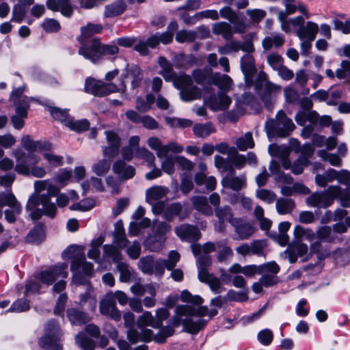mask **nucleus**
I'll list each match as a JSON object with an SVG mask.
<instances>
[{
    "instance_id": "f257e3e1",
    "label": "nucleus",
    "mask_w": 350,
    "mask_h": 350,
    "mask_svg": "<svg viewBox=\"0 0 350 350\" xmlns=\"http://www.w3.org/2000/svg\"><path fill=\"white\" fill-rule=\"evenodd\" d=\"M34 191L29 197L26 209L33 220H37L44 214L54 217L57 207L51 201V197L57 196L59 188L49 180H37L33 183Z\"/></svg>"
},
{
    "instance_id": "f03ea898",
    "label": "nucleus",
    "mask_w": 350,
    "mask_h": 350,
    "mask_svg": "<svg viewBox=\"0 0 350 350\" xmlns=\"http://www.w3.org/2000/svg\"><path fill=\"white\" fill-rule=\"evenodd\" d=\"M16 164L15 171L23 176H31L35 178H44L47 172L46 167L38 165L40 157L36 154H30L25 157V153L21 149H15L12 152Z\"/></svg>"
},
{
    "instance_id": "7ed1b4c3",
    "label": "nucleus",
    "mask_w": 350,
    "mask_h": 350,
    "mask_svg": "<svg viewBox=\"0 0 350 350\" xmlns=\"http://www.w3.org/2000/svg\"><path fill=\"white\" fill-rule=\"evenodd\" d=\"M195 315V309L190 306L179 305L175 309V314L172 318V325L179 326L182 325L183 329L191 334H196L202 329L205 325L204 320L193 321L190 317Z\"/></svg>"
},
{
    "instance_id": "20e7f679",
    "label": "nucleus",
    "mask_w": 350,
    "mask_h": 350,
    "mask_svg": "<svg viewBox=\"0 0 350 350\" xmlns=\"http://www.w3.org/2000/svg\"><path fill=\"white\" fill-rule=\"evenodd\" d=\"M215 214L219 219L218 224L215 225V230L218 232L224 231V223L226 221H230L236 228L237 232L241 239L249 237L255 231V228L252 224L238 219H232L228 208H217L215 210Z\"/></svg>"
},
{
    "instance_id": "39448f33",
    "label": "nucleus",
    "mask_w": 350,
    "mask_h": 350,
    "mask_svg": "<svg viewBox=\"0 0 350 350\" xmlns=\"http://www.w3.org/2000/svg\"><path fill=\"white\" fill-rule=\"evenodd\" d=\"M341 189L338 186H330L326 190L314 192L306 199V204L312 207L326 208L331 206L335 198L340 196Z\"/></svg>"
},
{
    "instance_id": "423d86ee",
    "label": "nucleus",
    "mask_w": 350,
    "mask_h": 350,
    "mask_svg": "<svg viewBox=\"0 0 350 350\" xmlns=\"http://www.w3.org/2000/svg\"><path fill=\"white\" fill-rule=\"evenodd\" d=\"M295 129V124L292 120L288 118L285 113L280 111L277 115V122L269 120L266 124V129L268 137L278 135L280 137H286Z\"/></svg>"
},
{
    "instance_id": "0eeeda50",
    "label": "nucleus",
    "mask_w": 350,
    "mask_h": 350,
    "mask_svg": "<svg viewBox=\"0 0 350 350\" xmlns=\"http://www.w3.org/2000/svg\"><path fill=\"white\" fill-rule=\"evenodd\" d=\"M85 89L87 92L102 96L116 92H124L125 85L122 83V87L119 88L113 83H105L102 81L89 78L86 79Z\"/></svg>"
},
{
    "instance_id": "6e6552de",
    "label": "nucleus",
    "mask_w": 350,
    "mask_h": 350,
    "mask_svg": "<svg viewBox=\"0 0 350 350\" xmlns=\"http://www.w3.org/2000/svg\"><path fill=\"white\" fill-rule=\"evenodd\" d=\"M58 331L55 322L49 323L46 327V334L41 338L40 345L49 350H62V345L58 339Z\"/></svg>"
},
{
    "instance_id": "1a4fd4ad",
    "label": "nucleus",
    "mask_w": 350,
    "mask_h": 350,
    "mask_svg": "<svg viewBox=\"0 0 350 350\" xmlns=\"http://www.w3.org/2000/svg\"><path fill=\"white\" fill-rule=\"evenodd\" d=\"M80 55L92 63H96L101 58L100 42L93 39L88 42H82L78 51Z\"/></svg>"
},
{
    "instance_id": "9d476101",
    "label": "nucleus",
    "mask_w": 350,
    "mask_h": 350,
    "mask_svg": "<svg viewBox=\"0 0 350 350\" xmlns=\"http://www.w3.org/2000/svg\"><path fill=\"white\" fill-rule=\"evenodd\" d=\"M68 265L65 263L54 268L42 271L40 273V280L47 285L51 284L57 279H63L67 277L68 273L65 271Z\"/></svg>"
},
{
    "instance_id": "9b49d317",
    "label": "nucleus",
    "mask_w": 350,
    "mask_h": 350,
    "mask_svg": "<svg viewBox=\"0 0 350 350\" xmlns=\"http://www.w3.org/2000/svg\"><path fill=\"white\" fill-rule=\"evenodd\" d=\"M107 145L103 148L104 156L109 158L116 157L119 153L120 139L117 133L111 131H105Z\"/></svg>"
},
{
    "instance_id": "f8f14e48",
    "label": "nucleus",
    "mask_w": 350,
    "mask_h": 350,
    "mask_svg": "<svg viewBox=\"0 0 350 350\" xmlns=\"http://www.w3.org/2000/svg\"><path fill=\"white\" fill-rule=\"evenodd\" d=\"M74 273L73 281L76 284H81L83 282L80 279L79 273L81 270L84 274L90 275L92 271V265L85 260L84 255L75 258L71 265Z\"/></svg>"
},
{
    "instance_id": "ddd939ff",
    "label": "nucleus",
    "mask_w": 350,
    "mask_h": 350,
    "mask_svg": "<svg viewBox=\"0 0 350 350\" xmlns=\"http://www.w3.org/2000/svg\"><path fill=\"white\" fill-rule=\"evenodd\" d=\"M100 312L101 314L108 316L115 321L121 319V313L116 307V303L113 299V294L110 293L100 301Z\"/></svg>"
},
{
    "instance_id": "4468645a",
    "label": "nucleus",
    "mask_w": 350,
    "mask_h": 350,
    "mask_svg": "<svg viewBox=\"0 0 350 350\" xmlns=\"http://www.w3.org/2000/svg\"><path fill=\"white\" fill-rule=\"evenodd\" d=\"M284 254L288 256V260L291 263L295 262L297 257L304 258L303 260L305 261L307 260L310 256L307 245L302 243L289 245L284 251Z\"/></svg>"
},
{
    "instance_id": "2eb2a0df",
    "label": "nucleus",
    "mask_w": 350,
    "mask_h": 350,
    "mask_svg": "<svg viewBox=\"0 0 350 350\" xmlns=\"http://www.w3.org/2000/svg\"><path fill=\"white\" fill-rule=\"evenodd\" d=\"M278 18L281 24L282 30L286 33L292 31L293 28H300L304 24V18L302 16L288 18L286 14L283 11L278 12Z\"/></svg>"
},
{
    "instance_id": "dca6fc26",
    "label": "nucleus",
    "mask_w": 350,
    "mask_h": 350,
    "mask_svg": "<svg viewBox=\"0 0 350 350\" xmlns=\"http://www.w3.org/2000/svg\"><path fill=\"white\" fill-rule=\"evenodd\" d=\"M46 6L53 12H59L66 17H70L73 13L70 0H47Z\"/></svg>"
},
{
    "instance_id": "f3484780",
    "label": "nucleus",
    "mask_w": 350,
    "mask_h": 350,
    "mask_svg": "<svg viewBox=\"0 0 350 350\" xmlns=\"http://www.w3.org/2000/svg\"><path fill=\"white\" fill-rule=\"evenodd\" d=\"M112 170L120 180L130 179L135 174V169L132 165H127L121 160H118L113 163Z\"/></svg>"
},
{
    "instance_id": "a211bd4d",
    "label": "nucleus",
    "mask_w": 350,
    "mask_h": 350,
    "mask_svg": "<svg viewBox=\"0 0 350 350\" xmlns=\"http://www.w3.org/2000/svg\"><path fill=\"white\" fill-rule=\"evenodd\" d=\"M319 31V27L317 23L308 21L305 25L304 24L297 29L296 34L300 40H314Z\"/></svg>"
},
{
    "instance_id": "6ab92c4d",
    "label": "nucleus",
    "mask_w": 350,
    "mask_h": 350,
    "mask_svg": "<svg viewBox=\"0 0 350 350\" xmlns=\"http://www.w3.org/2000/svg\"><path fill=\"white\" fill-rule=\"evenodd\" d=\"M177 236L182 240L191 241L200 237V232L196 227L184 224L175 228Z\"/></svg>"
},
{
    "instance_id": "aec40b11",
    "label": "nucleus",
    "mask_w": 350,
    "mask_h": 350,
    "mask_svg": "<svg viewBox=\"0 0 350 350\" xmlns=\"http://www.w3.org/2000/svg\"><path fill=\"white\" fill-rule=\"evenodd\" d=\"M153 332L151 329H144L138 332L133 327L129 329L126 333L127 339L132 343L135 344L138 342H149L152 340Z\"/></svg>"
},
{
    "instance_id": "412c9836",
    "label": "nucleus",
    "mask_w": 350,
    "mask_h": 350,
    "mask_svg": "<svg viewBox=\"0 0 350 350\" xmlns=\"http://www.w3.org/2000/svg\"><path fill=\"white\" fill-rule=\"evenodd\" d=\"M243 51L247 53H252L254 51V46L251 42L241 43L239 42H232L224 46L219 48V53L221 55L229 54L232 52Z\"/></svg>"
},
{
    "instance_id": "4be33fe9",
    "label": "nucleus",
    "mask_w": 350,
    "mask_h": 350,
    "mask_svg": "<svg viewBox=\"0 0 350 350\" xmlns=\"http://www.w3.org/2000/svg\"><path fill=\"white\" fill-rule=\"evenodd\" d=\"M268 151L270 155L273 157H278L281 159L282 165L285 169H288L291 167V163L287 159L290 154V148L287 146H279L276 144H271L269 146Z\"/></svg>"
},
{
    "instance_id": "5701e85b",
    "label": "nucleus",
    "mask_w": 350,
    "mask_h": 350,
    "mask_svg": "<svg viewBox=\"0 0 350 350\" xmlns=\"http://www.w3.org/2000/svg\"><path fill=\"white\" fill-rule=\"evenodd\" d=\"M22 146L29 152L28 154L40 153L48 147V142L33 141L29 135H25L21 139Z\"/></svg>"
},
{
    "instance_id": "b1692460",
    "label": "nucleus",
    "mask_w": 350,
    "mask_h": 350,
    "mask_svg": "<svg viewBox=\"0 0 350 350\" xmlns=\"http://www.w3.org/2000/svg\"><path fill=\"white\" fill-rule=\"evenodd\" d=\"M51 149V145L48 143V147L40 152L46 161L48 168L62 166L64 162V157L52 152Z\"/></svg>"
},
{
    "instance_id": "393cba45",
    "label": "nucleus",
    "mask_w": 350,
    "mask_h": 350,
    "mask_svg": "<svg viewBox=\"0 0 350 350\" xmlns=\"http://www.w3.org/2000/svg\"><path fill=\"white\" fill-rule=\"evenodd\" d=\"M168 192L169 190L165 187H151L146 191V200L148 204L154 205L156 202L164 198Z\"/></svg>"
},
{
    "instance_id": "a878e982",
    "label": "nucleus",
    "mask_w": 350,
    "mask_h": 350,
    "mask_svg": "<svg viewBox=\"0 0 350 350\" xmlns=\"http://www.w3.org/2000/svg\"><path fill=\"white\" fill-rule=\"evenodd\" d=\"M231 103V99L224 93L211 96L208 101L210 108L213 111H221L228 109Z\"/></svg>"
},
{
    "instance_id": "bb28decb",
    "label": "nucleus",
    "mask_w": 350,
    "mask_h": 350,
    "mask_svg": "<svg viewBox=\"0 0 350 350\" xmlns=\"http://www.w3.org/2000/svg\"><path fill=\"white\" fill-rule=\"evenodd\" d=\"M23 103H27L26 107H21V103L16 107V115L12 117L11 120L13 126L16 129H21L24 125V118L27 116L28 99L23 98Z\"/></svg>"
},
{
    "instance_id": "cd10ccee",
    "label": "nucleus",
    "mask_w": 350,
    "mask_h": 350,
    "mask_svg": "<svg viewBox=\"0 0 350 350\" xmlns=\"http://www.w3.org/2000/svg\"><path fill=\"white\" fill-rule=\"evenodd\" d=\"M198 278L202 282L207 284L213 291H218L221 288L219 280L210 274L205 269H200L198 271Z\"/></svg>"
},
{
    "instance_id": "c85d7f7f",
    "label": "nucleus",
    "mask_w": 350,
    "mask_h": 350,
    "mask_svg": "<svg viewBox=\"0 0 350 350\" xmlns=\"http://www.w3.org/2000/svg\"><path fill=\"white\" fill-rule=\"evenodd\" d=\"M221 183L224 187L239 191L245 185V178L243 176L238 177L228 175L223 178Z\"/></svg>"
},
{
    "instance_id": "c756f323",
    "label": "nucleus",
    "mask_w": 350,
    "mask_h": 350,
    "mask_svg": "<svg viewBox=\"0 0 350 350\" xmlns=\"http://www.w3.org/2000/svg\"><path fill=\"white\" fill-rule=\"evenodd\" d=\"M103 29V27L100 24L88 23L81 28V35L77 38L80 43L85 42L88 38L96 33H100Z\"/></svg>"
},
{
    "instance_id": "7c9ffc66",
    "label": "nucleus",
    "mask_w": 350,
    "mask_h": 350,
    "mask_svg": "<svg viewBox=\"0 0 350 350\" xmlns=\"http://www.w3.org/2000/svg\"><path fill=\"white\" fill-rule=\"evenodd\" d=\"M126 7L125 3L122 1L107 5L105 8L104 16L107 18L118 16L124 12Z\"/></svg>"
},
{
    "instance_id": "2f4dec72",
    "label": "nucleus",
    "mask_w": 350,
    "mask_h": 350,
    "mask_svg": "<svg viewBox=\"0 0 350 350\" xmlns=\"http://www.w3.org/2000/svg\"><path fill=\"white\" fill-rule=\"evenodd\" d=\"M137 327L140 330L149 329L147 328L148 326H150L153 328H158L154 317L152 315V314L148 312H144L142 315L138 317L136 322Z\"/></svg>"
},
{
    "instance_id": "473e14b6",
    "label": "nucleus",
    "mask_w": 350,
    "mask_h": 350,
    "mask_svg": "<svg viewBox=\"0 0 350 350\" xmlns=\"http://www.w3.org/2000/svg\"><path fill=\"white\" fill-rule=\"evenodd\" d=\"M0 203L3 207L6 205L14 208V211L17 214H20L21 212V206L12 193H0Z\"/></svg>"
},
{
    "instance_id": "72a5a7b5",
    "label": "nucleus",
    "mask_w": 350,
    "mask_h": 350,
    "mask_svg": "<svg viewBox=\"0 0 350 350\" xmlns=\"http://www.w3.org/2000/svg\"><path fill=\"white\" fill-rule=\"evenodd\" d=\"M294 238L298 241L306 239L308 241L314 240L316 235L312 230L309 228H305L300 225H296L293 230Z\"/></svg>"
},
{
    "instance_id": "f704fd0d",
    "label": "nucleus",
    "mask_w": 350,
    "mask_h": 350,
    "mask_svg": "<svg viewBox=\"0 0 350 350\" xmlns=\"http://www.w3.org/2000/svg\"><path fill=\"white\" fill-rule=\"evenodd\" d=\"M179 259V254L176 251H171L169 254L167 260H157L156 264L161 265V270L159 271V274L161 275L163 273V267H166L168 270L172 269L176 266V264Z\"/></svg>"
},
{
    "instance_id": "c9c22d12",
    "label": "nucleus",
    "mask_w": 350,
    "mask_h": 350,
    "mask_svg": "<svg viewBox=\"0 0 350 350\" xmlns=\"http://www.w3.org/2000/svg\"><path fill=\"white\" fill-rule=\"evenodd\" d=\"M295 206V202L291 199L280 198L275 203L276 211L280 215L291 214Z\"/></svg>"
},
{
    "instance_id": "e433bc0d",
    "label": "nucleus",
    "mask_w": 350,
    "mask_h": 350,
    "mask_svg": "<svg viewBox=\"0 0 350 350\" xmlns=\"http://www.w3.org/2000/svg\"><path fill=\"white\" fill-rule=\"evenodd\" d=\"M192 202L195 208L206 215H211L213 210L208 205L207 199L204 196H196L192 198Z\"/></svg>"
},
{
    "instance_id": "4c0bfd02",
    "label": "nucleus",
    "mask_w": 350,
    "mask_h": 350,
    "mask_svg": "<svg viewBox=\"0 0 350 350\" xmlns=\"http://www.w3.org/2000/svg\"><path fill=\"white\" fill-rule=\"evenodd\" d=\"M45 239L44 227L38 226L31 230L26 237L27 242L33 244H39Z\"/></svg>"
},
{
    "instance_id": "58836bf2",
    "label": "nucleus",
    "mask_w": 350,
    "mask_h": 350,
    "mask_svg": "<svg viewBox=\"0 0 350 350\" xmlns=\"http://www.w3.org/2000/svg\"><path fill=\"white\" fill-rule=\"evenodd\" d=\"M193 133L198 137L206 138L215 132V129L211 123L196 124L193 128Z\"/></svg>"
},
{
    "instance_id": "ea45409f",
    "label": "nucleus",
    "mask_w": 350,
    "mask_h": 350,
    "mask_svg": "<svg viewBox=\"0 0 350 350\" xmlns=\"http://www.w3.org/2000/svg\"><path fill=\"white\" fill-rule=\"evenodd\" d=\"M114 240L120 248H123L129 243L128 240L125 238L124 229L122 222L118 221L115 224Z\"/></svg>"
},
{
    "instance_id": "a19ab883",
    "label": "nucleus",
    "mask_w": 350,
    "mask_h": 350,
    "mask_svg": "<svg viewBox=\"0 0 350 350\" xmlns=\"http://www.w3.org/2000/svg\"><path fill=\"white\" fill-rule=\"evenodd\" d=\"M213 32L215 35H222L226 39H230L232 36L231 26L224 22L216 23L213 26Z\"/></svg>"
},
{
    "instance_id": "79ce46f5",
    "label": "nucleus",
    "mask_w": 350,
    "mask_h": 350,
    "mask_svg": "<svg viewBox=\"0 0 350 350\" xmlns=\"http://www.w3.org/2000/svg\"><path fill=\"white\" fill-rule=\"evenodd\" d=\"M212 80L214 84L225 91L229 90L232 84V79L226 75L217 73L213 75Z\"/></svg>"
},
{
    "instance_id": "37998d69",
    "label": "nucleus",
    "mask_w": 350,
    "mask_h": 350,
    "mask_svg": "<svg viewBox=\"0 0 350 350\" xmlns=\"http://www.w3.org/2000/svg\"><path fill=\"white\" fill-rule=\"evenodd\" d=\"M138 265L139 269L144 273H151L153 272L154 267L157 269V271L159 273V271L161 270V268L159 269L158 267H161V265H158L153 261V259L150 256H146L142 258L139 262Z\"/></svg>"
},
{
    "instance_id": "c03bdc74",
    "label": "nucleus",
    "mask_w": 350,
    "mask_h": 350,
    "mask_svg": "<svg viewBox=\"0 0 350 350\" xmlns=\"http://www.w3.org/2000/svg\"><path fill=\"white\" fill-rule=\"evenodd\" d=\"M81 187L85 193L91 189L97 191H103L104 190L101 179L94 176H92L90 179L83 182Z\"/></svg>"
},
{
    "instance_id": "a18cd8bd",
    "label": "nucleus",
    "mask_w": 350,
    "mask_h": 350,
    "mask_svg": "<svg viewBox=\"0 0 350 350\" xmlns=\"http://www.w3.org/2000/svg\"><path fill=\"white\" fill-rule=\"evenodd\" d=\"M202 92L199 88L196 87L189 88L180 92L181 100L185 102H190L193 100L198 99L201 97Z\"/></svg>"
},
{
    "instance_id": "49530a36",
    "label": "nucleus",
    "mask_w": 350,
    "mask_h": 350,
    "mask_svg": "<svg viewBox=\"0 0 350 350\" xmlns=\"http://www.w3.org/2000/svg\"><path fill=\"white\" fill-rule=\"evenodd\" d=\"M111 168V161L107 159L98 160L92 166V172L97 176L106 174Z\"/></svg>"
},
{
    "instance_id": "de8ad7c7",
    "label": "nucleus",
    "mask_w": 350,
    "mask_h": 350,
    "mask_svg": "<svg viewBox=\"0 0 350 350\" xmlns=\"http://www.w3.org/2000/svg\"><path fill=\"white\" fill-rule=\"evenodd\" d=\"M178 29V23L175 21L171 22L167 26V31L163 33H157L159 38V42L163 44H167L172 41L174 33Z\"/></svg>"
},
{
    "instance_id": "09e8293b",
    "label": "nucleus",
    "mask_w": 350,
    "mask_h": 350,
    "mask_svg": "<svg viewBox=\"0 0 350 350\" xmlns=\"http://www.w3.org/2000/svg\"><path fill=\"white\" fill-rule=\"evenodd\" d=\"M68 316L71 323L75 325H81L90 321V318L86 314L75 309L69 310Z\"/></svg>"
},
{
    "instance_id": "8fccbe9b",
    "label": "nucleus",
    "mask_w": 350,
    "mask_h": 350,
    "mask_svg": "<svg viewBox=\"0 0 350 350\" xmlns=\"http://www.w3.org/2000/svg\"><path fill=\"white\" fill-rule=\"evenodd\" d=\"M241 68L245 75L249 76L256 72L254 59L252 55L247 54L241 59Z\"/></svg>"
},
{
    "instance_id": "3c124183",
    "label": "nucleus",
    "mask_w": 350,
    "mask_h": 350,
    "mask_svg": "<svg viewBox=\"0 0 350 350\" xmlns=\"http://www.w3.org/2000/svg\"><path fill=\"white\" fill-rule=\"evenodd\" d=\"M236 145L238 149L245 151L247 148H252L254 146V142L251 133L248 132L243 136L239 137L236 140Z\"/></svg>"
},
{
    "instance_id": "603ef678",
    "label": "nucleus",
    "mask_w": 350,
    "mask_h": 350,
    "mask_svg": "<svg viewBox=\"0 0 350 350\" xmlns=\"http://www.w3.org/2000/svg\"><path fill=\"white\" fill-rule=\"evenodd\" d=\"M55 180L61 186L64 187L72 181V171L67 169H61L55 176Z\"/></svg>"
},
{
    "instance_id": "864d4df0",
    "label": "nucleus",
    "mask_w": 350,
    "mask_h": 350,
    "mask_svg": "<svg viewBox=\"0 0 350 350\" xmlns=\"http://www.w3.org/2000/svg\"><path fill=\"white\" fill-rule=\"evenodd\" d=\"M284 43V39L282 36L276 34L267 36L262 40V46L265 50H269L273 46L280 47Z\"/></svg>"
},
{
    "instance_id": "5fc2aeb1",
    "label": "nucleus",
    "mask_w": 350,
    "mask_h": 350,
    "mask_svg": "<svg viewBox=\"0 0 350 350\" xmlns=\"http://www.w3.org/2000/svg\"><path fill=\"white\" fill-rule=\"evenodd\" d=\"M148 146L156 151L157 154L159 157H165V145L162 144L161 139L157 137H151L148 139L147 141Z\"/></svg>"
},
{
    "instance_id": "6e6d98bb",
    "label": "nucleus",
    "mask_w": 350,
    "mask_h": 350,
    "mask_svg": "<svg viewBox=\"0 0 350 350\" xmlns=\"http://www.w3.org/2000/svg\"><path fill=\"white\" fill-rule=\"evenodd\" d=\"M75 342L83 350H93L95 347L94 342L83 333H79L75 336Z\"/></svg>"
},
{
    "instance_id": "4d7b16f0",
    "label": "nucleus",
    "mask_w": 350,
    "mask_h": 350,
    "mask_svg": "<svg viewBox=\"0 0 350 350\" xmlns=\"http://www.w3.org/2000/svg\"><path fill=\"white\" fill-rule=\"evenodd\" d=\"M166 123L172 128H187L190 127L193 122L189 119L166 117L165 119Z\"/></svg>"
},
{
    "instance_id": "13d9d810",
    "label": "nucleus",
    "mask_w": 350,
    "mask_h": 350,
    "mask_svg": "<svg viewBox=\"0 0 350 350\" xmlns=\"http://www.w3.org/2000/svg\"><path fill=\"white\" fill-rule=\"evenodd\" d=\"M154 102V97L152 94H148L145 99L138 98L136 102V109L140 112H146Z\"/></svg>"
},
{
    "instance_id": "bf43d9fd",
    "label": "nucleus",
    "mask_w": 350,
    "mask_h": 350,
    "mask_svg": "<svg viewBox=\"0 0 350 350\" xmlns=\"http://www.w3.org/2000/svg\"><path fill=\"white\" fill-rule=\"evenodd\" d=\"M215 245L211 242H208L203 246L198 244H193L191 245L192 252L195 256L201 254L206 255L207 254L215 251Z\"/></svg>"
},
{
    "instance_id": "052dcab7",
    "label": "nucleus",
    "mask_w": 350,
    "mask_h": 350,
    "mask_svg": "<svg viewBox=\"0 0 350 350\" xmlns=\"http://www.w3.org/2000/svg\"><path fill=\"white\" fill-rule=\"evenodd\" d=\"M196 37V33L193 31L180 30L176 33L175 39L179 43L192 42Z\"/></svg>"
},
{
    "instance_id": "680f3d73",
    "label": "nucleus",
    "mask_w": 350,
    "mask_h": 350,
    "mask_svg": "<svg viewBox=\"0 0 350 350\" xmlns=\"http://www.w3.org/2000/svg\"><path fill=\"white\" fill-rule=\"evenodd\" d=\"M95 206V201L91 198H87L79 202L72 204L70 208L72 211H88Z\"/></svg>"
},
{
    "instance_id": "e2e57ef3",
    "label": "nucleus",
    "mask_w": 350,
    "mask_h": 350,
    "mask_svg": "<svg viewBox=\"0 0 350 350\" xmlns=\"http://www.w3.org/2000/svg\"><path fill=\"white\" fill-rule=\"evenodd\" d=\"M285 11L284 12L286 14V16H288V15L295 13L296 11L298 10L301 14H303L306 18L310 17V15L307 11V8L304 4L301 3H298L297 5H293L287 3L285 4Z\"/></svg>"
},
{
    "instance_id": "0e129e2a",
    "label": "nucleus",
    "mask_w": 350,
    "mask_h": 350,
    "mask_svg": "<svg viewBox=\"0 0 350 350\" xmlns=\"http://www.w3.org/2000/svg\"><path fill=\"white\" fill-rule=\"evenodd\" d=\"M50 112L54 118L59 120L66 126L67 122L72 119L66 110H62L57 107H51Z\"/></svg>"
},
{
    "instance_id": "69168bd1",
    "label": "nucleus",
    "mask_w": 350,
    "mask_h": 350,
    "mask_svg": "<svg viewBox=\"0 0 350 350\" xmlns=\"http://www.w3.org/2000/svg\"><path fill=\"white\" fill-rule=\"evenodd\" d=\"M174 85L176 88L181 90L189 88L192 84L191 78L185 75H180L174 80Z\"/></svg>"
},
{
    "instance_id": "338daca9",
    "label": "nucleus",
    "mask_w": 350,
    "mask_h": 350,
    "mask_svg": "<svg viewBox=\"0 0 350 350\" xmlns=\"http://www.w3.org/2000/svg\"><path fill=\"white\" fill-rule=\"evenodd\" d=\"M103 243V238L98 237L97 239L93 241L91 244V248L88 252V256L93 260H98L100 256L99 247Z\"/></svg>"
},
{
    "instance_id": "774afa93",
    "label": "nucleus",
    "mask_w": 350,
    "mask_h": 350,
    "mask_svg": "<svg viewBox=\"0 0 350 350\" xmlns=\"http://www.w3.org/2000/svg\"><path fill=\"white\" fill-rule=\"evenodd\" d=\"M67 126L73 131L81 132L87 130L90 126V124L87 120H75L72 118L67 122Z\"/></svg>"
}]
</instances>
